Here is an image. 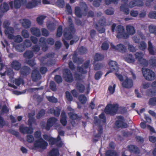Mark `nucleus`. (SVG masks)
<instances>
[{"instance_id": "obj_1", "label": "nucleus", "mask_w": 156, "mask_h": 156, "mask_svg": "<svg viewBox=\"0 0 156 156\" xmlns=\"http://www.w3.org/2000/svg\"><path fill=\"white\" fill-rule=\"evenodd\" d=\"M100 119H98V117L95 116L94 118V122L95 125L98 126L99 133L96 136V137L100 136V134L102 133L103 132V128L102 125L103 124L105 123L106 121V119L105 114L102 113L99 115Z\"/></svg>"}, {"instance_id": "obj_2", "label": "nucleus", "mask_w": 156, "mask_h": 156, "mask_svg": "<svg viewBox=\"0 0 156 156\" xmlns=\"http://www.w3.org/2000/svg\"><path fill=\"white\" fill-rule=\"evenodd\" d=\"M68 22L70 23L69 28H66L64 30V36L67 40H70L72 37V33L74 31V27L72 24V20L71 17L68 18Z\"/></svg>"}, {"instance_id": "obj_3", "label": "nucleus", "mask_w": 156, "mask_h": 156, "mask_svg": "<svg viewBox=\"0 0 156 156\" xmlns=\"http://www.w3.org/2000/svg\"><path fill=\"white\" fill-rule=\"evenodd\" d=\"M142 72L145 78L148 81H151L154 79L155 77V73L152 70L148 69L143 68Z\"/></svg>"}, {"instance_id": "obj_4", "label": "nucleus", "mask_w": 156, "mask_h": 156, "mask_svg": "<svg viewBox=\"0 0 156 156\" xmlns=\"http://www.w3.org/2000/svg\"><path fill=\"white\" fill-rule=\"evenodd\" d=\"M118 108L117 105L109 104L107 105L105 110V112L107 114L114 115L117 112Z\"/></svg>"}, {"instance_id": "obj_5", "label": "nucleus", "mask_w": 156, "mask_h": 156, "mask_svg": "<svg viewBox=\"0 0 156 156\" xmlns=\"http://www.w3.org/2000/svg\"><path fill=\"white\" fill-rule=\"evenodd\" d=\"M116 32L117 33V37L119 38H127L129 35L125 32L124 27L121 25L117 26L116 28Z\"/></svg>"}, {"instance_id": "obj_6", "label": "nucleus", "mask_w": 156, "mask_h": 156, "mask_svg": "<svg viewBox=\"0 0 156 156\" xmlns=\"http://www.w3.org/2000/svg\"><path fill=\"white\" fill-rule=\"evenodd\" d=\"M57 120V119L55 117L50 118L48 120L46 125H45V122H42L41 123V126L42 128L49 130L50 127L56 123Z\"/></svg>"}, {"instance_id": "obj_7", "label": "nucleus", "mask_w": 156, "mask_h": 156, "mask_svg": "<svg viewBox=\"0 0 156 156\" xmlns=\"http://www.w3.org/2000/svg\"><path fill=\"white\" fill-rule=\"evenodd\" d=\"M48 145V143L43 139L41 138L36 140L34 143L35 147L40 148L43 150L45 149Z\"/></svg>"}, {"instance_id": "obj_8", "label": "nucleus", "mask_w": 156, "mask_h": 156, "mask_svg": "<svg viewBox=\"0 0 156 156\" xmlns=\"http://www.w3.org/2000/svg\"><path fill=\"white\" fill-rule=\"evenodd\" d=\"M117 119L118 120L115 122V125L117 127L125 128L128 127V124L124 122L125 119L123 116L121 115L118 116Z\"/></svg>"}, {"instance_id": "obj_9", "label": "nucleus", "mask_w": 156, "mask_h": 156, "mask_svg": "<svg viewBox=\"0 0 156 156\" xmlns=\"http://www.w3.org/2000/svg\"><path fill=\"white\" fill-rule=\"evenodd\" d=\"M63 76L65 80L67 82L71 83L73 80V77L71 71L68 69H64Z\"/></svg>"}, {"instance_id": "obj_10", "label": "nucleus", "mask_w": 156, "mask_h": 156, "mask_svg": "<svg viewBox=\"0 0 156 156\" xmlns=\"http://www.w3.org/2000/svg\"><path fill=\"white\" fill-rule=\"evenodd\" d=\"M19 130L23 134H31L33 132V129L31 127L25 126L23 125L20 126Z\"/></svg>"}, {"instance_id": "obj_11", "label": "nucleus", "mask_w": 156, "mask_h": 156, "mask_svg": "<svg viewBox=\"0 0 156 156\" xmlns=\"http://www.w3.org/2000/svg\"><path fill=\"white\" fill-rule=\"evenodd\" d=\"M109 65L111 71H110L107 72L105 74V76L112 72H117L118 71V67L116 62L111 61L109 62Z\"/></svg>"}, {"instance_id": "obj_12", "label": "nucleus", "mask_w": 156, "mask_h": 156, "mask_svg": "<svg viewBox=\"0 0 156 156\" xmlns=\"http://www.w3.org/2000/svg\"><path fill=\"white\" fill-rule=\"evenodd\" d=\"M61 140L60 137L58 136L57 139L51 137L48 141L50 144L53 145L56 143L58 147H60L62 145V143L61 141Z\"/></svg>"}, {"instance_id": "obj_13", "label": "nucleus", "mask_w": 156, "mask_h": 156, "mask_svg": "<svg viewBox=\"0 0 156 156\" xmlns=\"http://www.w3.org/2000/svg\"><path fill=\"white\" fill-rule=\"evenodd\" d=\"M90 62L89 60L86 61L81 67H77V70L82 73H86L87 71L86 69L88 68Z\"/></svg>"}, {"instance_id": "obj_14", "label": "nucleus", "mask_w": 156, "mask_h": 156, "mask_svg": "<svg viewBox=\"0 0 156 156\" xmlns=\"http://www.w3.org/2000/svg\"><path fill=\"white\" fill-rule=\"evenodd\" d=\"M123 87L127 88H130L133 85V82L131 79L126 77L122 84Z\"/></svg>"}, {"instance_id": "obj_15", "label": "nucleus", "mask_w": 156, "mask_h": 156, "mask_svg": "<svg viewBox=\"0 0 156 156\" xmlns=\"http://www.w3.org/2000/svg\"><path fill=\"white\" fill-rule=\"evenodd\" d=\"M14 32V29L11 27L7 28L5 30V34L8 36V37L9 39H12L14 36L13 34Z\"/></svg>"}, {"instance_id": "obj_16", "label": "nucleus", "mask_w": 156, "mask_h": 156, "mask_svg": "<svg viewBox=\"0 0 156 156\" xmlns=\"http://www.w3.org/2000/svg\"><path fill=\"white\" fill-rule=\"evenodd\" d=\"M32 80L36 81L41 78V75L37 69H35L33 70L31 76Z\"/></svg>"}, {"instance_id": "obj_17", "label": "nucleus", "mask_w": 156, "mask_h": 156, "mask_svg": "<svg viewBox=\"0 0 156 156\" xmlns=\"http://www.w3.org/2000/svg\"><path fill=\"white\" fill-rule=\"evenodd\" d=\"M41 3V0H32L27 5L26 7L28 9L32 8L39 5Z\"/></svg>"}, {"instance_id": "obj_18", "label": "nucleus", "mask_w": 156, "mask_h": 156, "mask_svg": "<svg viewBox=\"0 0 156 156\" xmlns=\"http://www.w3.org/2000/svg\"><path fill=\"white\" fill-rule=\"evenodd\" d=\"M22 26L26 29L30 28L31 26V21L28 19H23L20 20Z\"/></svg>"}, {"instance_id": "obj_19", "label": "nucleus", "mask_w": 156, "mask_h": 156, "mask_svg": "<svg viewBox=\"0 0 156 156\" xmlns=\"http://www.w3.org/2000/svg\"><path fill=\"white\" fill-rule=\"evenodd\" d=\"M20 73L21 75L23 76H27L30 73V68L26 66H24L20 69Z\"/></svg>"}, {"instance_id": "obj_20", "label": "nucleus", "mask_w": 156, "mask_h": 156, "mask_svg": "<svg viewBox=\"0 0 156 156\" xmlns=\"http://www.w3.org/2000/svg\"><path fill=\"white\" fill-rule=\"evenodd\" d=\"M11 67L15 70H19L21 69V64L18 61H13L11 64Z\"/></svg>"}, {"instance_id": "obj_21", "label": "nucleus", "mask_w": 156, "mask_h": 156, "mask_svg": "<svg viewBox=\"0 0 156 156\" xmlns=\"http://www.w3.org/2000/svg\"><path fill=\"white\" fill-rule=\"evenodd\" d=\"M123 58L126 61L129 63H132L135 61L133 56L130 54L125 55L123 56Z\"/></svg>"}, {"instance_id": "obj_22", "label": "nucleus", "mask_w": 156, "mask_h": 156, "mask_svg": "<svg viewBox=\"0 0 156 156\" xmlns=\"http://www.w3.org/2000/svg\"><path fill=\"white\" fill-rule=\"evenodd\" d=\"M35 115V113L34 111H32L28 114V117L29 118L28 125L30 126H31L32 123L35 122V119L34 117Z\"/></svg>"}, {"instance_id": "obj_23", "label": "nucleus", "mask_w": 156, "mask_h": 156, "mask_svg": "<svg viewBox=\"0 0 156 156\" xmlns=\"http://www.w3.org/2000/svg\"><path fill=\"white\" fill-rule=\"evenodd\" d=\"M128 1L127 2H123L124 4H122L120 7V10L121 11L123 12L124 14L128 15L129 13V10L127 7V5Z\"/></svg>"}, {"instance_id": "obj_24", "label": "nucleus", "mask_w": 156, "mask_h": 156, "mask_svg": "<svg viewBox=\"0 0 156 156\" xmlns=\"http://www.w3.org/2000/svg\"><path fill=\"white\" fill-rule=\"evenodd\" d=\"M9 9V6L8 4L6 2H4L0 5V12L2 14L7 11Z\"/></svg>"}, {"instance_id": "obj_25", "label": "nucleus", "mask_w": 156, "mask_h": 156, "mask_svg": "<svg viewBox=\"0 0 156 156\" xmlns=\"http://www.w3.org/2000/svg\"><path fill=\"white\" fill-rule=\"evenodd\" d=\"M76 90L80 93H83L85 90V87L81 83L78 82L76 84Z\"/></svg>"}, {"instance_id": "obj_26", "label": "nucleus", "mask_w": 156, "mask_h": 156, "mask_svg": "<svg viewBox=\"0 0 156 156\" xmlns=\"http://www.w3.org/2000/svg\"><path fill=\"white\" fill-rule=\"evenodd\" d=\"M9 76L10 79H12L14 75V73L12 69L11 68H8L7 70L3 73H0L1 76H4L5 74Z\"/></svg>"}, {"instance_id": "obj_27", "label": "nucleus", "mask_w": 156, "mask_h": 156, "mask_svg": "<svg viewBox=\"0 0 156 156\" xmlns=\"http://www.w3.org/2000/svg\"><path fill=\"white\" fill-rule=\"evenodd\" d=\"M61 109L58 108H56L55 109L53 108H51L48 111V113L53 114L55 116H58L60 114Z\"/></svg>"}, {"instance_id": "obj_28", "label": "nucleus", "mask_w": 156, "mask_h": 156, "mask_svg": "<svg viewBox=\"0 0 156 156\" xmlns=\"http://www.w3.org/2000/svg\"><path fill=\"white\" fill-rule=\"evenodd\" d=\"M128 150L131 152L136 154H138L140 153L139 149L135 146L130 145L127 146Z\"/></svg>"}, {"instance_id": "obj_29", "label": "nucleus", "mask_w": 156, "mask_h": 156, "mask_svg": "<svg viewBox=\"0 0 156 156\" xmlns=\"http://www.w3.org/2000/svg\"><path fill=\"white\" fill-rule=\"evenodd\" d=\"M126 29L128 35H133L136 32L134 27L131 25H127L126 26Z\"/></svg>"}, {"instance_id": "obj_30", "label": "nucleus", "mask_w": 156, "mask_h": 156, "mask_svg": "<svg viewBox=\"0 0 156 156\" xmlns=\"http://www.w3.org/2000/svg\"><path fill=\"white\" fill-rule=\"evenodd\" d=\"M61 116L60 122L63 126H65L67 124V121L66 120V116L64 112H62Z\"/></svg>"}, {"instance_id": "obj_31", "label": "nucleus", "mask_w": 156, "mask_h": 156, "mask_svg": "<svg viewBox=\"0 0 156 156\" xmlns=\"http://www.w3.org/2000/svg\"><path fill=\"white\" fill-rule=\"evenodd\" d=\"M31 34L37 37H39L41 35L40 30L36 27H32L30 29Z\"/></svg>"}, {"instance_id": "obj_32", "label": "nucleus", "mask_w": 156, "mask_h": 156, "mask_svg": "<svg viewBox=\"0 0 156 156\" xmlns=\"http://www.w3.org/2000/svg\"><path fill=\"white\" fill-rule=\"evenodd\" d=\"M52 55H53L51 54L48 53L44 57L41 58L40 59L41 64L42 65L48 64V63L46 62V59L47 58L52 57Z\"/></svg>"}, {"instance_id": "obj_33", "label": "nucleus", "mask_w": 156, "mask_h": 156, "mask_svg": "<svg viewBox=\"0 0 156 156\" xmlns=\"http://www.w3.org/2000/svg\"><path fill=\"white\" fill-rule=\"evenodd\" d=\"M113 48L115 49L122 52H125L126 50V48L125 46L122 44H119L116 46H114Z\"/></svg>"}, {"instance_id": "obj_34", "label": "nucleus", "mask_w": 156, "mask_h": 156, "mask_svg": "<svg viewBox=\"0 0 156 156\" xmlns=\"http://www.w3.org/2000/svg\"><path fill=\"white\" fill-rule=\"evenodd\" d=\"M14 47L17 51L20 52L23 51L25 50L24 46L21 44H18L16 45H14Z\"/></svg>"}, {"instance_id": "obj_35", "label": "nucleus", "mask_w": 156, "mask_h": 156, "mask_svg": "<svg viewBox=\"0 0 156 156\" xmlns=\"http://www.w3.org/2000/svg\"><path fill=\"white\" fill-rule=\"evenodd\" d=\"M34 56V54L32 51L28 50L26 51L23 54V57L26 58L30 59Z\"/></svg>"}, {"instance_id": "obj_36", "label": "nucleus", "mask_w": 156, "mask_h": 156, "mask_svg": "<svg viewBox=\"0 0 156 156\" xmlns=\"http://www.w3.org/2000/svg\"><path fill=\"white\" fill-rule=\"evenodd\" d=\"M148 49L150 54L152 55H154L155 54V52L153 50L152 44L150 41L148 42Z\"/></svg>"}, {"instance_id": "obj_37", "label": "nucleus", "mask_w": 156, "mask_h": 156, "mask_svg": "<svg viewBox=\"0 0 156 156\" xmlns=\"http://www.w3.org/2000/svg\"><path fill=\"white\" fill-rule=\"evenodd\" d=\"M69 115L70 118L73 120L80 119V117L73 112H69Z\"/></svg>"}, {"instance_id": "obj_38", "label": "nucleus", "mask_w": 156, "mask_h": 156, "mask_svg": "<svg viewBox=\"0 0 156 156\" xmlns=\"http://www.w3.org/2000/svg\"><path fill=\"white\" fill-rule=\"evenodd\" d=\"M104 58L103 55L98 53H96L94 56V59L95 61H101Z\"/></svg>"}, {"instance_id": "obj_39", "label": "nucleus", "mask_w": 156, "mask_h": 156, "mask_svg": "<svg viewBox=\"0 0 156 156\" xmlns=\"http://www.w3.org/2000/svg\"><path fill=\"white\" fill-rule=\"evenodd\" d=\"M135 55L136 59L139 62L143 58L144 56V54L141 52H138L135 53Z\"/></svg>"}, {"instance_id": "obj_40", "label": "nucleus", "mask_w": 156, "mask_h": 156, "mask_svg": "<svg viewBox=\"0 0 156 156\" xmlns=\"http://www.w3.org/2000/svg\"><path fill=\"white\" fill-rule=\"evenodd\" d=\"M82 10L78 7H76L75 9V13L76 15L78 17H80L82 16Z\"/></svg>"}, {"instance_id": "obj_41", "label": "nucleus", "mask_w": 156, "mask_h": 156, "mask_svg": "<svg viewBox=\"0 0 156 156\" xmlns=\"http://www.w3.org/2000/svg\"><path fill=\"white\" fill-rule=\"evenodd\" d=\"M74 77L76 80L82 81L85 78V76L82 74H79L76 73L74 75Z\"/></svg>"}, {"instance_id": "obj_42", "label": "nucleus", "mask_w": 156, "mask_h": 156, "mask_svg": "<svg viewBox=\"0 0 156 156\" xmlns=\"http://www.w3.org/2000/svg\"><path fill=\"white\" fill-rule=\"evenodd\" d=\"M46 16H44L38 17L37 19V21L39 25H41L43 23V20L45 18Z\"/></svg>"}, {"instance_id": "obj_43", "label": "nucleus", "mask_w": 156, "mask_h": 156, "mask_svg": "<svg viewBox=\"0 0 156 156\" xmlns=\"http://www.w3.org/2000/svg\"><path fill=\"white\" fill-rule=\"evenodd\" d=\"M79 99L81 103L83 104H85L87 101L86 97L85 95L83 94L80 95L79 96Z\"/></svg>"}, {"instance_id": "obj_44", "label": "nucleus", "mask_w": 156, "mask_h": 156, "mask_svg": "<svg viewBox=\"0 0 156 156\" xmlns=\"http://www.w3.org/2000/svg\"><path fill=\"white\" fill-rule=\"evenodd\" d=\"M13 3L14 7L16 9L20 8L22 4L20 0H15Z\"/></svg>"}, {"instance_id": "obj_45", "label": "nucleus", "mask_w": 156, "mask_h": 156, "mask_svg": "<svg viewBox=\"0 0 156 156\" xmlns=\"http://www.w3.org/2000/svg\"><path fill=\"white\" fill-rule=\"evenodd\" d=\"M149 63L153 67L155 68L156 67V58L154 57L151 58L149 60Z\"/></svg>"}, {"instance_id": "obj_46", "label": "nucleus", "mask_w": 156, "mask_h": 156, "mask_svg": "<svg viewBox=\"0 0 156 156\" xmlns=\"http://www.w3.org/2000/svg\"><path fill=\"white\" fill-rule=\"evenodd\" d=\"M147 47V44L144 41H141L140 42L139 45V49L142 51L145 49Z\"/></svg>"}, {"instance_id": "obj_47", "label": "nucleus", "mask_w": 156, "mask_h": 156, "mask_svg": "<svg viewBox=\"0 0 156 156\" xmlns=\"http://www.w3.org/2000/svg\"><path fill=\"white\" fill-rule=\"evenodd\" d=\"M147 94L149 96L152 97L156 95V90H148L146 92Z\"/></svg>"}, {"instance_id": "obj_48", "label": "nucleus", "mask_w": 156, "mask_h": 156, "mask_svg": "<svg viewBox=\"0 0 156 156\" xmlns=\"http://www.w3.org/2000/svg\"><path fill=\"white\" fill-rule=\"evenodd\" d=\"M149 29L151 33L154 34L156 36V26L150 25L149 27Z\"/></svg>"}, {"instance_id": "obj_49", "label": "nucleus", "mask_w": 156, "mask_h": 156, "mask_svg": "<svg viewBox=\"0 0 156 156\" xmlns=\"http://www.w3.org/2000/svg\"><path fill=\"white\" fill-rule=\"evenodd\" d=\"M116 154V152L114 151L109 150L106 152V156H115Z\"/></svg>"}, {"instance_id": "obj_50", "label": "nucleus", "mask_w": 156, "mask_h": 156, "mask_svg": "<svg viewBox=\"0 0 156 156\" xmlns=\"http://www.w3.org/2000/svg\"><path fill=\"white\" fill-rule=\"evenodd\" d=\"M22 35L24 38H28L29 37V34L28 31L25 29L22 30L21 32Z\"/></svg>"}, {"instance_id": "obj_51", "label": "nucleus", "mask_w": 156, "mask_h": 156, "mask_svg": "<svg viewBox=\"0 0 156 156\" xmlns=\"http://www.w3.org/2000/svg\"><path fill=\"white\" fill-rule=\"evenodd\" d=\"M46 98L50 102L56 103L57 102V99L53 96H47Z\"/></svg>"}, {"instance_id": "obj_52", "label": "nucleus", "mask_w": 156, "mask_h": 156, "mask_svg": "<svg viewBox=\"0 0 156 156\" xmlns=\"http://www.w3.org/2000/svg\"><path fill=\"white\" fill-rule=\"evenodd\" d=\"M43 89V87L41 86L39 88H30L28 89L27 91L30 93H32L34 92L35 91H37L39 90H41Z\"/></svg>"}, {"instance_id": "obj_53", "label": "nucleus", "mask_w": 156, "mask_h": 156, "mask_svg": "<svg viewBox=\"0 0 156 156\" xmlns=\"http://www.w3.org/2000/svg\"><path fill=\"white\" fill-rule=\"evenodd\" d=\"M47 27L51 31L54 30L55 29V25L53 23H50L47 24Z\"/></svg>"}, {"instance_id": "obj_54", "label": "nucleus", "mask_w": 156, "mask_h": 156, "mask_svg": "<svg viewBox=\"0 0 156 156\" xmlns=\"http://www.w3.org/2000/svg\"><path fill=\"white\" fill-rule=\"evenodd\" d=\"M9 111L6 105H4L0 112V115H3L4 113H7Z\"/></svg>"}, {"instance_id": "obj_55", "label": "nucleus", "mask_w": 156, "mask_h": 156, "mask_svg": "<svg viewBox=\"0 0 156 156\" xmlns=\"http://www.w3.org/2000/svg\"><path fill=\"white\" fill-rule=\"evenodd\" d=\"M9 131L10 133L14 135L17 137H20V134L19 132L12 129L9 130Z\"/></svg>"}, {"instance_id": "obj_56", "label": "nucleus", "mask_w": 156, "mask_h": 156, "mask_svg": "<svg viewBox=\"0 0 156 156\" xmlns=\"http://www.w3.org/2000/svg\"><path fill=\"white\" fill-rule=\"evenodd\" d=\"M148 16L150 18L156 19V11L150 12L148 14Z\"/></svg>"}, {"instance_id": "obj_57", "label": "nucleus", "mask_w": 156, "mask_h": 156, "mask_svg": "<svg viewBox=\"0 0 156 156\" xmlns=\"http://www.w3.org/2000/svg\"><path fill=\"white\" fill-rule=\"evenodd\" d=\"M45 113V111L44 110H41L39 111L36 116L37 119H39L43 116Z\"/></svg>"}, {"instance_id": "obj_58", "label": "nucleus", "mask_w": 156, "mask_h": 156, "mask_svg": "<svg viewBox=\"0 0 156 156\" xmlns=\"http://www.w3.org/2000/svg\"><path fill=\"white\" fill-rule=\"evenodd\" d=\"M24 46L26 47H30L32 45V43L29 40L26 39L23 42Z\"/></svg>"}, {"instance_id": "obj_59", "label": "nucleus", "mask_w": 156, "mask_h": 156, "mask_svg": "<svg viewBox=\"0 0 156 156\" xmlns=\"http://www.w3.org/2000/svg\"><path fill=\"white\" fill-rule=\"evenodd\" d=\"M50 89L53 91H55L56 90V86L55 83L53 81H51L50 83Z\"/></svg>"}, {"instance_id": "obj_60", "label": "nucleus", "mask_w": 156, "mask_h": 156, "mask_svg": "<svg viewBox=\"0 0 156 156\" xmlns=\"http://www.w3.org/2000/svg\"><path fill=\"white\" fill-rule=\"evenodd\" d=\"M13 39H14L15 42H20L23 41L22 37L19 35H17L14 37Z\"/></svg>"}, {"instance_id": "obj_61", "label": "nucleus", "mask_w": 156, "mask_h": 156, "mask_svg": "<svg viewBox=\"0 0 156 156\" xmlns=\"http://www.w3.org/2000/svg\"><path fill=\"white\" fill-rule=\"evenodd\" d=\"M80 5L81 7V9L86 11L87 9V6L86 3L83 2H81L80 3Z\"/></svg>"}, {"instance_id": "obj_62", "label": "nucleus", "mask_w": 156, "mask_h": 156, "mask_svg": "<svg viewBox=\"0 0 156 156\" xmlns=\"http://www.w3.org/2000/svg\"><path fill=\"white\" fill-rule=\"evenodd\" d=\"M27 141L29 143H31L34 141V138L33 136L31 135H29L27 136Z\"/></svg>"}, {"instance_id": "obj_63", "label": "nucleus", "mask_w": 156, "mask_h": 156, "mask_svg": "<svg viewBox=\"0 0 156 156\" xmlns=\"http://www.w3.org/2000/svg\"><path fill=\"white\" fill-rule=\"evenodd\" d=\"M149 104L152 105H156V97L150 98L149 100Z\"/></svg>"}, {"instance_id": "obj_64", "label": "nucleus", "mask_w": 156, "mask_h": 156, "mask_svg": "<svg viewBox=\"0 0 156 156\" xmlns=\"http://www.w3.org/2000/svg\"><path fill=\"white\" fill-rule=\"evenodd\" d=\"M23 79L21 78L15 79L14 83L17 86H19L23 82Z\"/></svg>"}]
</instances>
